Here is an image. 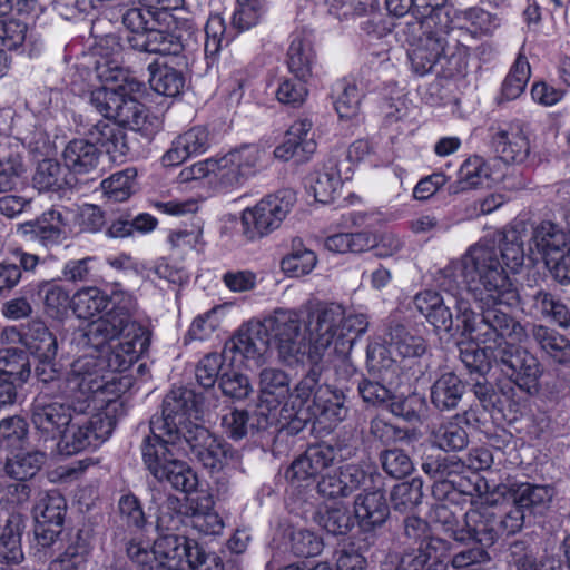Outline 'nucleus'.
<instances>
[{"instance_id": "f257e3e1", "label": "nucleus", "mask_w": 570, "mask_h": 570, "mask_svg": "<svg viewBox=\"0 0 570 570\" xmlns=\"http://www.w3.org/2000/svg\"><path fill=\"white\" fill-rule=\"evenodd\" d=\"M137 301L125 291L108 295L97 286H85L71 297L77 318L91 321L80 333L78 345L92 350L101 371L128 370L149 345L146 328L134 316Z\"/></svg>"}, {"instance_id": "f03ea898", "label": "nucleus", "mask_w": 570, "mask_h": 570, "mask_svg": "<svg viewBox=\"0 0 570 570\" xmlns=\"http://www.w3.org/2000/svg\"><path fill=\"white\" fill-rule=\"evenodd\" d=\"M524 259L523 238L512 229L503 235L498 246L491 242L470 246L452 267L460 273L470 295L485 302L518 304V291L504 267L517 273Z\"/></svg>"}, {"instance_id": "7ed1b4c3", "label": "nucleus", "mask_w": 570, "mask_h": 570, "mask_svg": "<svg viewBox=\"0 0 570 570\" xmlns=\"http://www.w3.org/2000/svg\"><path fill=\"white\" fill-rule=\"evenodd\" d=\"M107 372L101 371L91 355L78 357L66 377L65 395L68 404L47 394L37 395L30 407L31 423L43 440L60 439L70 423L72 413H85L91 403L105 402L108 389Z\"/></svg>"}, {"instance_id": "20e7f679", "label": "nucleus", "mask_w": 570, "mask_h": 570, "mask_svg": "<svg viewBox=\"0 0 570 570\" xmlns=\"http://www.w3.org/2000/svg\"><path fill=\"white\" fill-rule=\"evenodd\" d=\"M273 341L279 360L292 366L306 362L305 332L301 315L295 309H276L263 322L249 323L239 328L236 335L226 342L224 357L232 364L259 366Z\"/></svg>"}, {"instance_id": "39448f33", "label": "nucleus", "mask_w": 570, "mask_h": 570, "mask_svg": "<svg viewBox=\"0 0 570 570\" xmlns=\"http://www.w3.org/2000/svg\"><path fill=\"white\" fill-rule=\"evenodd\" d=\"M297 312L305 332V357L312 363H321L332 353L348 354L368 327L365 314H346L335 303L308 301Z\"/></svg>"}, {"instance_id": "423d86ee", "label": "nucleus", "mask_w": 570, "mask_h": 570, "mask_svg": "<svg viewBox=\"0 0 570 570\" xmlns=\"http://www.w3.org/2000/svg\"><path fill=\"white\" fill-rule=\"evenodd\" d=\"M479 303L481 313L476 315L471 303L462 295L451 296V301L455 306V318L458 330L461 328L463 335H468L473 342L482 344L491 353L494 358V352L498 347L512 345L513 342H520L525 335L524 327L515 321L511 315L501 309V306H514L499 301L485 302L479 299L475 295H471Z\"/></svg>"}, {"instance_id": "0eeeda50", "label": "nucleus", "mask_w": 570, "mask_h": 570, "mask_svg": "<svg viewBox=\"0 0 570 570\" xmlns=\"http://www.w3.org/2000/svg\"><path fill=\"white\" fill-rule=\"evenodd\" d=\"M128 557L142 567L166 570H223L220 559L207 553L194 539L179 534L159 535L151 550L131 541L127 547Z\"/></svg>"}, {"instance_id": "6e6552de", "label": "nucleus", "mask_w": 570, "mask_h": 570, "mask_svg": "<svg viewBox=\"0 0 570 570\" xmlns=\"http://www.w3.org/2000/svg\"><path fill=\"white\" fill-rule=\"evenodd\" d=\"M121 403L117 399L91 403L85 413H72L70 423L63 429L58 442L59 451L72 455L89 448H97L112 433Z\"/></svg>"}, {"instance_id": "1a4fd4ad", "label": "nucleus", "mask_w": 570, "mask_h": 570, "mask_svg": "<svg viewBox=\"0 0 570 570\" xmlns=\"http://www.w3.org/2000/svg\"><path fill=\"white\" fill-rule=\"evenodd\" d=\"M200 401L197 394L186 387L171 390L163 401L160 416H153L149 422V435L144 440L164 441L169 445H177L184 432L191 426H200Z\"/></svg>"}, {"instance_id": "9d476101", "label": "nucleus", "mask_w": 570, "mask_h": 570, "mask_svg": "<svg viewBox=\"0 0 570 570\" xmlns=\"http://www.w3.org/2000/svg\"><path fill=\"white\" fill-rule=\"evenodd\" d=\"M181 450L164 441L144 440L141 455L148 471L158 481H167L174 489L189 493L197 488V476L187 463L176 459Z\"/></svg>"}, {"instance_id": "9b49d317", "label": "nucleus", "mask_w": 570, "mask_h": 570, "mask_svg": "<svg viewBox=\"0 0 570 570\" xmlns=\"http://www.w3.org/2000/svg\"><path fill=\"white\" fill-rule=\"evenodd\" d=\"M295 203L296 194L292 189H281L244 209L240 216L244 236L255 240L278 229Z\"/></svg>"}, {"instance_id": "f8f14e48", "label": "nucleus", "mask_w": 570, "mask_h": 570, "mask_svg": "<svg viewBox=\"0 0 570 570\" xmlns=\"http://www.w3.org/2000/svg\"><path fill=\"white\" fill-rule=\"evenodd\" d=\"M90 106L107 119H112L119 127L134 131L147 130V109L137 99L106 87L90 94Z\"/></svg>"}, {"instance_id": "ddd939ff", "label": "nucleus", "mask_w": 570, "mask_h": 570, "mask_svg": "<svg viewBox=\"0 0 570 570\" xmlns=\"http://www.w3.org/2000/svg\"><path fill=\"white\" fill-rule=\"evenodd\" d=\"M492 360L520 390L529 395L539 393L543 366L534 354L512 344L498 347Z\"/></svg>"}, {"instance_id": "4468645a", "label": "nucleus", "mask_w": 570, "mask_h": 570, "mask_svg": "<svg viewBox=\"0 0 570 570\" xmlns=\"http://www.w3.org/2000/svg\"><path fill=\"white\" fill-rule=\"evenodd\" d=\"M263 156L258 146L243 145L215 158V183L223 189L243 186L259 171Z\"/></svg>"}, {"instance_id": "2eb2a0df", "label": "nucleus", "mask_w": 570, "mask_h": 570, "mask_svg": "<svg viewBox=\"0 0 570 570\" xmlns=\"http://www.w3.org/2000/svg\"><path fill=\"white\" fill-rule=\"evenodd\" d=\"M181 453H190L204 468L210 471H219L237 453L223 439L212 434L204 426H191L184 432L177 445Z\"/></svg>"}, {"instance_id": "dca6fc26", "label": "nucleus", "mask_w": 570, "mask_h": 570, "mask_svg": "<svg viewBox=\"0 0 570 570\" xmlns=\"http://www.w3.org/2000/svg\"><path fill=\"white\" fill-rule=\"evenodd\" d=\"M258 411L266 420L273 421L281 417V409L288 401L289 377L274 367H265L259 373L258 380Z\"/></svg>"}, {"instance_id": "f3484780", "label": "nucleus", "mask_w": 570, "mask_h": 570, "mask_svg": "<svg viewBox=\"0 0 570 570\" xmlns=\"http://www.w3.org/2000/svg\"><path fill=\"white\" fill-rule=\"evenodd\" d=\"M67 212L51 208L35 220L18 225L17 232L31 242H38L45 247L58 245L67 237Z\"/></svg>"}, {"instance_id": "a211bd4d", "label": "nucleus", "mask_w": 570, "mask_h": 570, "mask_svg": "<svg viewBox=\"0 0 570 570\" xmlns=\"http://www.w3.org/2000/svg\"><path fill=\"white\" fill-rule=\"evenodd\" d=\"M498 518L490 505H478L464 514L463 525L455 532V540L466 542L473 540L482 547H491L499 539Z\"/></svg>"}, {"instance_id": "6ab92c4d", "label": "nucleus", "mask_w": 570, "mask_h": 570, "mask_svg": "<svg viewBox=\"0 0 570 570\" xmlns=\"http://www.w3.org/2000/svg\"><path fill=\"white\" fill-rule=\"evenodd\" d=\"M380 479V475H376ZM375 476L367 474L365 470L355 464L341 466L333 473L322 474L317 482V493L326 499L347 498L367 481L374 482Z\"/></svg>"}, {"instance_id": "aec40b11", "label": "nucleus", "mask_w": 570, "mask_h": 570, "mask_svg": "<svg viewBox=\"0 0 570 570\" xmlns=\"http://www.w3.org/2000/svg\"><path fill=\"white\" fill-rule=\"evenodd\" d=\"M337 451L334 446L320 443L307 448V450L295 459L286 471V478L293 483L314 480L317 475L336 462Z\"/></svg>"}, {"instance_id": "412c9836", "label": "nucleus", "mask_w": 570, "mask_h": 570, "mask_svg": "<svg viewBox=\"0 0 570 570\" xmlns=\"http://www.w3.org/2000/svg\"><path fill=\"white\" fill-rule=\"evenodd\" d=\"M446 291L449 292L446 299L433 291L419 293L414 297V306L435 330L450 332L454 325L451 306L455 309L454 302L450 299L451 296L462 295L465 297L464 295L470 293L466 288H456L454 292H451V289Z\"/></svg>"}, {"instance_id": "4be33fe9", "label": "nucleus", "mask_w": 570, "mask_h": 570, "mask_svg": "<svg viewBox=\"0 0 570 570\" xmlns=\"http://www.w3.org/2000/svg\"><path fill=\"white\" fill-rule=\"evenodd\" d=\"M450 544L443 539H431L419 547L406 548L394 563L396 570H445L444 560Z\"/></svg>"}, {"instance_id": "5701e85b", "label": "nucleus", "mask_w": 570, "mask_h": 570, "mask_svg": "<svg viewBox=\"0 0 570 570\" xmlns=\"http://www.w3.org/2000/svg\"><path fill=\"white\" fill-rule=\"evenodd\" d=\"M312 127L308 119L295 121L286 131L284 141L275 148V158L284 161L295 158L299 163L308 160L316 150Z\"/></svg>"}, {"instance_id": "b1692460", "label": "nucleus", "mask_w": 570, "mask_h": 570, "mask_svg": "<svg viewBox=\"0 0 570 570\" xmlns=\"http://www.w3.org/2000/svg\"><path fill=\"white\" fill-rule=\"evenodd\" d=\"M354 513L360 527L365 530L383 525L390 515V507L381 487H364V491L354 500Z\"/></svg>"}, {"instance_id": "393cba45", "label": "nucleus", "mask_w": 570, "mask_h": 570, "mask_svg": "<svg viewBox=\"0 0 570 570\" xmlns=\"http://www.w3.org/2000/svg\"><path fill=\"white\" fill-rule=\"evenodd\" d=\"M529 128L523 122H512L492 137L495 153L505 163H521L530 153Z\"/></svg>"}, {"instance_id": "a878e982", "label": "nucleus", "mask_w": 570, "mask_h": 570, "mask_svg": "<svg viewBox=\"0 0 570 570\" xmlns=\"http://www.w3.org/2000/svg\"><path fill=\"white\" fill-rule=\"evenodd\" d=\"M111 119H102L96 122L87 121L83 125L82 134L89 138V141L100 145L109 155L112 161H124L129 147L126 142L125 134L119 126Z\"/></svg>"}, {"instance_id": "bb28decb", "label": "nucleus", "mask_w": 570, "mask_h": 570, "mask_svg": "<svg viewBox=\"0 0 570 570\" xmlns=\"http://www.w3.org/2000/svg\"><path fill=\"white\" fill-rule=\"evenodd\" d=\"M297 364H308L312 367L307 374L296 384L294 390L292 392L289 391L288 401L284 403L281 409V419H284L285 421L296 417L312 396L313 402L315 403V394L317 393V390L320 387H324V385H320V376L323 370L321 363H312L306 361L297 362ZM294 365H296V363Z\"/></svg>"}, {"instance_id": "cd10ccee", "label": "nucleus", "mask_w": 570, "mask_h": 570, "mask_svg": "<svg viewBox=\"0 0 570 570\" xmlns=\"http://www.w3.org/2000/svg\"><path fill=\"white\" fill-rule=\"evenodd\" d=\"M287 68L301 81H308L317 63L312 40L304 31L292 33L286 56Z\"/></svg>"}, {"instance_id": "c85d7f7f", "label": "nucleus", "mask_w": 570, "mask_h": 570, "mask_svg": "<svg viewBox=\"0 0 570 570\" xmlns=\"http://www.w3.org/2000/svg\"><path fill=\"white\" fill-rule=\"evenodd\" d=\"M129 43L138 51L160 56H178L185 48L181 35L175 31L158 30L155 27L147 33L130 37Z\"/></svg>"}, {"instance_id": "c756f323", "label": "nucleus", "mask_w": 570, "mask_h": 570, "mask_svg": "<svg viewBox=\"0 0 570 570\" xmlns=\"http://www.w3.org/2000/svg\"><path fill=\"white\" fill-rule=\"evenodd\" d=\"M22 149L18 140H0V193L12 190L26 171Z\"/></svg>"}, {"instance_id": "7c9ffc66", "label": "nucleus", "mask_w": 570, "mask_h": 570, "mask_svg": "<svg viewBox=\"0 0 570 570\" xmlns=\"http://www.w3.org/2000/svg\"><path fill=\"white\" fill-rule=\"evenodd\" d=\"M529 335L539 351L553 362H570V341L557 330L543 324H532Z\"/></svg>"}, {"instance_id": "2f4dec72", "label": "nucleus", "mask_w": 570, "mask_h": 570, "mask_svg": "<svg viewBox=\"0 0 570 570\" xmlns=\"http://www.w3.org/2000/svg\"><path fill=\"white\" fill-rule=\"evenodd\" d=\"M66 169L77 175L89 174L99 165L100 151L88 139H73L62 151Z\"/></svg>"}, {"instance_id": "473e14b6", "label": "nucleus", "mask_w": 570, "mask_h": 570, "mask_svg": "<svg viewBox=\"0 0 570 570\" xmlns=\"http://www.w3.org/2000/svg\"><path fill=\"white\" fill-rule=\"evenodd\" d=\"M21 343L38 360L55 361L58 343L57 337L41 321H32L23 330Z\"/></svg>"}, {"instance_id": "72a5a7b5", "label": "nucleus", "mask_w": 570, "mask_h": 570, "mask_svg": "<svg viewBox=\"0 0 570 570\" xmlns=\"http://www.w3.org/2000/svg\"><path fill=\"white\" fill-rule=\"evenodd\" d=\"M510 497L515 505L523 512L542 514L550 505L553 489L547 485L531 483H515L510 487Z\"/></svg>"}, {"instance_id": "f704fd0d", "label": "nucleus", "mask_w": 570, "mask_h": 570, "mask_svg": "<svg viewBox=\"0 0 570 570\" xmlns=\"http://www.w3.org/2000/svg\"><path fill=\"white\" fill-rule=\"evenodd\" d=\"M90 551V532L80 529L70 538L65 551L53 559L48 570H85Z\"/></svg>"}, {"instance_id": "c9c22d12", "label": "nucleus", "mask_w": 570, "mask_h": 570, "mask_svg": "<svg viewBox=\"0 0 570 570\" xmlns=\"http://www.w3.org/2000/svg\"><path fill=\"white\" fill-rule=\"evenodd\" d=\"M533 248L543 257L557 255L567 248H570V237L558 225L551 222H543L533 228L530 240V252Z\"/></svg>"}, {"instance_id": "e433bc0d", "label": "nucleus", "mask_w": 570, "mask_h": 570, "mask_svg": "<svg viewBox=\"0 0 570 570\" xmlns=\"http://www.w3.org/2000/svg\"><path fill=\"white\" fill-rule=\"evenodd\" d=\"M465 393L464 382L454 373L440 375L431 386V402L440 411L456 409Z\"/></svg>"}, {"instance_id": "4c0bfd02", "label": "nucleus", "mask_w": 570, "mask_h": 570, "mask_svg": "<svg viewBox=\"0 0 570 570\" xmlns=\"http://www.w3.org/2000/svg\"><path fill=\"white\" fill-rule=\"evenodd\" d=\"M466 422L465 414H458L446 422H442L433 428L431 442L433 445L444 451L463 450L469 442L468 433L463 428V424Z\"/></svg>"}, {"instance_id": "58836bf2", "label": "nucleus", "mask_w": 570, "mask_h": 570, "mask_svg": "<svg viewBox=\"0 0 570 570\" xmlns=\"http://www.w3.org/2000/svg\"><path fill=\"white\" fill-rule=\"evenodd\" d=\"M385 342L389 344L392 353H396L403 358L421 357L428 351L423 337L413 334L399 323L390 325Z\"/></svg>"}, {"instance_id": "ea45409f", "label": "nucleus", "mask_w": 570, "mask_h": 570, "mask_svg": "<svg viewBox=\"0 0 570 570\" xmlns=\"http://www.w3.org/2000/svg\"><path fill=\"white\" fill-rule=\"evenodd\" d=\"M21 514L12 513L7 520L0 534V560L7 563H19L23 560L21 535L24 530Z\"/></svg>"}, {"instance_id": "a19ab883", "label": "nucleus", "mask_w": 570, "mask_h": 570, "mask_svg": "<svg viewBox=\"0 0 570 570\" xmlns=\"http://www.w3.org/2000/svg\"><path fill=\"white\" fill-rule=\"evenodd\" d=\"M444 47L440 39L428 36L407 51L413 72L425 76L433 70L442 57Z\"/></svg>"}, {"instance_id": "79ce46f5", "label": "nucleus", "mask_w": 570, "mask_h": 570, "mask_svg": "<svg viewBox=\"0 0 570 570\" xmlns=\"http://www.w3.org/2000/svg\"><path fill=\"white\" fill-rule=\"evenodd\" d=\"M489 163L481 156L474 155L466 158L459 168L456 187L453 193L463 191L488 185L491 179Z\"/></svg>"}, {"instance_id": "37998d69", "label": "nucleus", "mask_w": 570, "mask_h": 570, "mask_svg": "<svg viewBox=\"0 0 570 570\" xmlns=\"http://www.w3.org/2000/svg\"><path fill=\"white\" fill-rule=\"evenodd\" d=\"M45 462L46 454L41 451L18 452L7 458L3 472L16 481H28L40 471Z\"/></svg>"}, {"instance_id": "c03bdc74", "label": "nucleus", "mask_w": 570, "mask_h": 570, "mask_svg": "<svg viewBox=\"0 0 570 570\" xmlns=\"http://www.w3.org/2000/svg\"><path fill=\"white\" fill-rule=\"evenodd\" d=\"M65 498L56 490L41 493L33 507L36 523L61 528L66 514Z\"/></svg>"}, {"instance_id": "a18cd8bd", "label": "nucleus", "mask_w": 570, "mask_h": 570, "mask_svg": "<svg viewBox=\"0 0 570 570\" xmlns=\"http://www.w3.org/2000/svg\"><path fill=\"white\" fill-rule=\"evenodd\" d=\"M38 296L42 301L45 312L52 318H63L71 308L69 291L61 284L47 281L38 286Z\"/></svg>"}, {"instance_id": "49530a36", "label": "nucleus", "mask_w": 570, "mask_h": 570, "mask_svg": "<svg viewBox=\"0 0 570 570\" xmlns=\"http://www.w3.org/2000/svg\"><path fill=\"white\" fill-rule=\"evenodd\" d=\"M463 468L461 460L454 456H445L442 454H429L423 459L422 470L432 479L438 480L433 487V494L436 495L439 491H445L450 488V483L445 479L453 473L460 472Z\"/></svg>"}, {"instance_id": "de8ad7c7", "label": "nucleus", "mask_w": 570, "mask_h": 570, "mask_svg": "<svg viewBox=\"0 0 570 570\" xmlns=\"http://www.w3.org/2000/svg\"><path fill=\"white\" fill-rule=\"evenodd\" d=\"M317 523L333 535H343L354 527V519L345 504L325 505L320 509Z\"/></svg>"}, {"instance_id": "09e8293b", "label": "nucleus", "mask_w": 570, "mask_h": 570, "mask_svg": "<svg viewBox=\"0 0 570 570\" xmlns=\"http://www.w3.org/2000/svg\"><path fill=\"white\" fill-rule=\"evenodd\" d=\"M33 185L40 191L59 190L71 186L66 169L55 159H43L33 175Z\"/></svg>"}, {"instance_id": "8fccbe9b", "label": "nucleus", "mask_w": 570, "mask_h": 570, "mask_svg": "<svg viewBox=\"0 0 570 570\" xmlns=\"http://www.w3.org/2000/svg\"><path fill=\"white\" fill-rule=\"evenodd\" d=\"M531 76L530 63L525 56L519 53L505 77L500 100H514L522 95Z\"/></svg>"}, {"instance_id": "3c124183", "label": "nucleus", "mask_w": 570, "mask_h": 570, "mask_svg": "<svg viewBox=\"0 0 570 570\" xmlns=\"http://www.w3.org/2000/svg\"><path fill=\"white\" fill-rule=\"evenodd\" d=\"M341 186L342 178L336 168V164L330 160L316 173L311 188L317 202L327 204L334 199Z\"/></svg>"}, {"instance_id": "603ef678", "label": "nucleus", "mask_w": 570, "mask_h": 570, "mask_svg": "<svg viewBox=\"0 0 570 570\" xmlns=\"http://www.w3.org/2000/svg\"><path fill=\"white\" fill-rule=\"evenodd\" d=\"M136 177V168L128 167L104 179L100 184L101 190L111 202H125L134 191Z\"/></svg>"}, {"instance_id": "864d4df0", "label": "nucleus", "mask_w": 570, "mask_h": 570, "mask_svg": "<svg viewBox=\"0 0 570 570\" xmlns=\"http://www.w3.org/2000/svg\"><path fill=\"white\" fill-rule=\"evenodd\" d=\"M29 375L30 365L23 351L13 347L0 351V376H6L22 385Z\"/></svg>"}, {"instance_id": "5fc2aeb1", "label": "nucleus", "mask_w": 570, "mask_h": 570, "mask_svg": "<svg viewBox=\"0 0 570 570\" xmlns=\"http://www.w3.org/2000/svg\"><path fill=\"white\" fill-rule=\"evenodd\" d=\"M533 308L543 317L551 318L560 327L570 326V309L558 297L546 291H538L533 296Z\"/></svg>"}, {"instance_id": "6e6d98bb", "label": "nucleus", "mask_w": 570, "mask_h": 570, "mask_svg": "<svg viewBox=\"0 0 570 570\" xmlns=\"http://www.w3.org/2000/svg\"><path fill=\"white\" fill-rule=\"evenodd\" d=\"M317 263L313 250L302 246L301 242H293L292 250L282 259V271L291 277H301L309 274Z\"/></svg>"}, {"instance_id": "4d7b16f0", "label": "nucleus", "mask_w": 570, "mask_h": 570, "mask_svg": "<svg viewBox=\"0 0 570 570\" xmlns=\"http://www.w3.org/2000/svg\"><path fill=\"white\" fill-rule=\"evenodd\" d=\"M149 83L157 94L176 97L185 86V78L176 69L164 66L156 70H150Z\"/></svg>"}, {"instance_id": "13d9d810", "label": "nucleus", "mask_w": 570, "mask_h": 570, "mask_svg": "<svg viewBox=\"0 0 570 570\" xmlns=\"http://www.w3.org/2000/svg\"><path fill=\"white\" fill-rule=\"evenodd\" d=\"M265 12V0H237L232 23L238 31H246L257 26Z\"/></svg>"}, {"instance_id": "bf43d9fd", "label": "nucleus", "mask_w": 570, "mask_h": 570, "mask_svg": "<svg viewBox=\"0 0 570 570\" xmlns=\"http://www.w3.org/2000/svg\"><path fill=\"white\" fill-rule=\"evenodd\" d=\"M431 539H439L430 533V527L426 521L421 518L411 515L403 521V531L399 535V543L406 548L419 547Z\"/></svg>"}, {"instance_id": "052dcab7", "label": "nucleus", "mask_w": 570, "mask_h": 570, "mask_svg": "<svg viewBox=\"0 0 570 570\" xmlns=\"http://www.w3.org/2000/svg\"><path fill=\"white\" fill-rule=\"evenodd\" d=\"M28 439V423L19 415L0 421V443L7 448H21Z\"/></svg>"}, {"instance_id": "680f3d73", "label": "nucleus", "mask_w": 570, "mask_h": 570, "mask_svg": "<svg viewBox=\"0 0 570 570\" xmlns=\"http://www.w3.org/2000/svg\"><path fill=\"white\" fill-rule=\"evenodd\" d=\"M156 9L151 4L132 7L122 14L124 26L139 36L149 32L156 22Z\"/></svg>"}, {"instance_id": "e2e57ef3", "label": "nucleus", "mask_w": 570, "mask_h": 570, "mask_svg": "<svg viewBox=\"0 0 570 570\" xmlns=\"http://www.w3.org/2000/svg\"><path fill=\"white\" fill-rule=\"evenodd\" d=\"M422 484L413 480L396 484L391 492V502L397 511L405 512L421 503Z\"/></svg>"}, {"instance_id": "0e129e2a", "label": "nucleus", "mask_w": 570, "mask_h": 570, "mask_svg": "<svg viewBox=\"0 0 570 570\" xmlns=\"http://www.w3.org/2000/svg\"><path fill=\"white\" fill-rule=\"evenodd\" d=\"M205 53L206 56H215L219 50L227 46L230 38L226 35L225 20L219 14H212L205 26Z\"/></svg>"}, {"instance_id": "69168bd1", "label": "nucleus", "mask_w": 570, "mask_h": 570, "mask_svg": "<svg viewBox=\"0 0 570 570\" xmlns=\"http://www.w3.org/2000/svg\"><path fill=\"white\" fill-rule=\"evenodd\" d=\"M146 276L153 282L163 279L173 285H183L189 278L188 273L183 267L170 263L166 258L157 259L146 269Z\"/></svg>"}, {"instance_id": "338daca9", "label": "nucleus", "mask_w": 570, "mask_h": 570, "mask_svg": "<svg viewBox=\"0 0 570 570\" xmlns=\"http://www.w3.org/2000/svg\"><path fill=\"white\" fill-rule=\"evenodd\" d=\"M335 100V109L341 119H352L358 115L361 91L354 83L342 82Z\"/></svg>"}, {"instance_id": "774afa93", "label": "nucleus", "mask_w": 570, "mask_h": 570, "mask_svg": "<svg viewBox=\"0 0 570 570\" xmlns=\"http://www.w3.org/2000/svg\"><path fill=\"white\" fill-rule=\"evenodd\" d=\"M291 550L297 557H314L322 552L323 541L314 532L299 529L291 535Z\"/></svg>"}]
</instances>
